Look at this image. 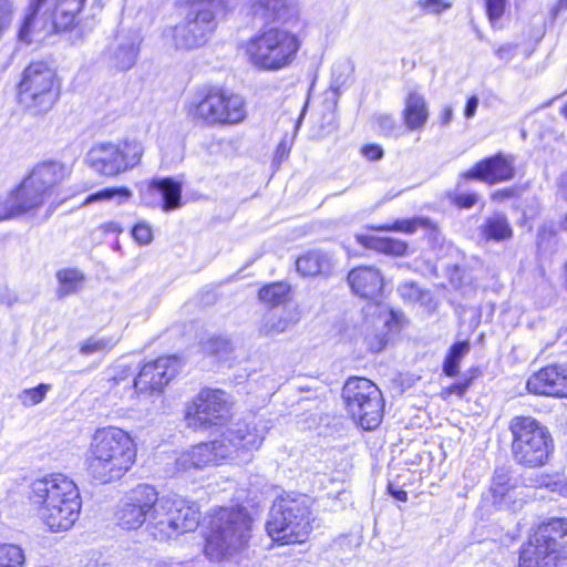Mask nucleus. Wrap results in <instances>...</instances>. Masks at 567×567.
Wrapping results in <instances>:
<instances>
[{"mask_svg":"<svg viewBox=\"0 0 567 567\" xmlns=\"http://www.w3.org/2000/svg\"><path fill=\"white\" fill-rule=\"evenodd\" d=\"M230 417V403L219 389H202L186 405L185 422L194 431L221 425Z\"/></svg>","mask_w":567,"mask_h":567,"instance_id":"nucleus-15","label":"nucleus"},{"mask_svg":"<svg viewBox=\"0 0 567 567\" xmlns=\"http://www.w3.org/2000/svg\"><path fill=\"white\" fill-rule=\"evenodd\" d=\"M558 189H559L560 195L565 199H567V171L564 174H561V176L559 177Z\"/></svg>","mask_w":567,"mask_h":567,"instance_id":"nucleus-58","label":"nucleus"},{"mask_svg":"<svg viewBox=\"0 0 567 567\" xmlns=\"http://www.w3.org/2000/svg\"><path fill=\"white\" fill-rule=\"evenodd\" d=\"M519 567H545L543 561L523 548L519 557Z\"/></svg>","mask_w":567,"mask_h":567,"instance_id":"nucleus-51","label":"nucleus"},{"mask_svg":"<svg viewBox=\"0 0 567 567\" xmlns=\"http://www.w3.org/2000/svg\"><path fill=\"white\" fill-rule=\"evenodd\" d=\"M17 301V293L6 284L0 285V302L7 307H11Z\"/></svg>","mask_w":567,"mask_h":567,"instance_id":"nucleus-47","label":"nucleus"},{"mask_svg":"<svg viewBox=\"0 0 567 567\" xmlns=\"http://www.w3.org/2000/svg\"><path fill=\"white\" fill-rule=\"evenodd\" d=\"M159 196V205L164 212H171L181 207L182 202V184L173 178L153 179L147 186L146 194Z\"/></svg>","mask_w":567,"mask_h":567,"instance_id":"nucleus-26","label":"nucleus"},{"mask_svg":"<svg viewBox=\"0 0 567 567\" xmlns=\"http://www.w3.org/2000/svg\"><path fill=\"white\" fill-rule=\"evenodd\" d=\"M563 113L565 114V116L567 117V104L564 106L563 109Z\"/></svg>","mask_w":567,"mask_h":567,"instance_id":"nucleus-62","label":"nucleus"},{"mask_svg":"<svg viewBox=\"0 0 567 567\" xmlns=\"http://www.w3.org/2000/svg\"><path fill=\"white\" fill-rule=\"evenodd\" d=\"M486 240L503 241L513 237V229L504 214L495 213L487 217L481 226Z\"/></svg>","mask_w":567,"mask_h":567,"instance_id":"nucleus-31","label":"nucleus"},{"mask_svg":"<svg viewBox=\"0 0 567 567\" xmlns=\"http://www.w3.org/2000/svg\"><path fill=\"white\" fill-rule=\"evenodd\" d=\"M468 386H470V381L457 382V383H454L453 385H451L450 392L455 393L457 395H463L466 392Z\"/></svg>","mask_w":567,"mask_h":567,"instance_id":"nucleus-56","label":"nucleus"},{"mask_svg":"<svg viewBox=\"0 0 567 567\" xmlns=\"http://www.w3.org/2000/svg\"><path fill=\"white\" fill-rule=\"evenodd\" d=\"M30 499L37 506L40 518L52 532L70 529L81 512L78 486L62 474L32 482Z\"/></svg>","mask_w":567,"mask_h":567,"instance_id":"nucleus-4","label":"nucleus"},{"mask_svg":"<svg viewBox=\"0 0 567 567\" xmlns=\"http://www.w3.org/2000/svg\"><path fill=\"white\" fill-rule=\"evenodd\" d=\"M332 265V257L320 250L309 251L296 260L297 270L302 276L328 274L331 270Z\"/></svg>","mask_w":567,"mask_h":567,"instance_id":"nucleus-29","label":"nucleus"},{"mask_svg":"<svg viewBox=\"0 0 567 567\" xmlns=\"http://www.w3.org/2000/svg\"><path fill=\"white\" fill-rule=\"evenodd\" d=\"M221 4V0L193 2L185 18L165 30V38L176 50L190 51L203 47L217 28L216 14Z\"/></svg>","mask_w":567,"mask_h":567,"instance_id":"nucleus-9","label":"nucleus"},{"mask_svg":"<svg viewBox=\"0 0 567 567\" xmlns=\"http://www.w3.org/2000/svg\"><path fill=\"white\" fill-rule=\"evenodd\" d=\"M429 106L424 95L417 87H409L404 99L402 116L410 131L422 130L429 120Z\"/></svg>","mask_w":567,"mask_h":567,"instance_id":"nucleus-25","label":"nucleus"},{"mask_svg":"<svg viewBox=\"0 0 567 567\" xmlns=\"http://www.w3.org/2000/svg\"><path fill=\"white\" fill-rule=\"evenodd\" d=\"M136 444L131 434L116 426L97 429L85 454L91 478L109 484L122 478L136 460Z\"/></svg>","mask_w":567,"mask_h":567,"instance_id":"nucleus-3","label":"nucleus"},{"mask_svg":"<svg viewBox=\"0 0 567 567\" xmlns=\"http://www.w3.org/2000/svg\"><path fill=\"white\" fill-rule=\"evenodd\" d=\"M85 0H30L18 38L31 43L35 34H51L72 25Z\"/></svg>","mask_w":567,"mask_h":567,"instance_id":"nucleus-7","label":"nucleus"},{"mask_svg":"<svg viewBox=\"0 0 567 567\" xmlns=\"http://www.w3.org/2000/svg\"><path fill=\"white\" fill-rule=\"evenodd\" d=\"M478 196L472 193H462L455 196L454 203L461 208H471L477 203Z\"/></svg>","mask_w":567,"mask_h":567,"instance_id":"nucleus-48","label":"nucleus"},{"mask_svg":"<svg viewBox=\"0 0 567 567\" xmlns=\"http://www.w3.org/2000/svg\"><path fill=\"white\" fill-rule=\"evenodd\" d=\"M21 215L22 213L18 207L13 192H10L4 197H0V220L16 218Z\"/></svg>","mask_w":567,"mask_h":567,"instance_id":"nucleus-39","label":"nucleus"},{"mask_svg":"<svg viewBox=\"0 0 567 567\" xmlns=\"http://www.w3.org/2000/svg\"><path fill=\"white\" fill-rule=\"evenodd\" d=\"M194 118L204 124L235 125L246 118L244 99L238 94L226 93L219 89L208 90L190 110Z\"/></svg>","mask_w":567,"mask_h":567,"instance_id":"nucleus-14","label":"nucleus"},{"mask_svg":"<svg viewBox=\"0 0 567 567\" xmlns=\"http://www.w3.org/2000/svg\"><path fill=\"white\" fill-rule=\"evenodd\" d=\"M12 192L22 215L37 212L47 200L50 199L27 178H24Z\"/></svg>","mask_w":567,"mask_h":567,"instance_id":"nucleus-28","label":"nucleus"},{"mask_svg":"<svg viewBox=\"0 0 567 567\" xmlns=\"http://www.w3.org/2000/svg\"><path fill=\"white\" fill-rule=\"evenodd\" d=\"M250 12L262 23H289L298 14L293 0H254Z\"/></svg>","mask_w":567,"mask_h":567,"instance_id":"nucleus-22","label":"nucleus"},{"mask_svg":"<svg viewBox=\"0 0 567 567\" xmlns=\"http://www.w3.org/2000/svg\"><path fill=\"white\" fill-rule=\"evenodd\" d=\"M361 153L369 161H379L383 156L382 147L377 144L364 145L361 150Z\"/></svg>","mask_w":567,"mask_h":567,"instance_id":"nucleus-50","label":"nucleus"},{"mask_svg":"<svg viewBox=\"0 0 567 567\" xmlns=\"http://www.w3.org/2000/svg\"><path fill=\"white\" fill-rule=\"evenodd\" d=\"M206 350L219 358H224L231 351V344L229 340L224 337H214L208 341Z\"/></svg>","mask_w":567,"mask_h":567,"instance_id":"nucleus-41","label":"nucleus"},{"mask_svg":"<svg viewBox=\"0 0 567 567\" xmlns=\"http://www.w3.org/2000/svg\"><path fill=\"white\" fill-rule=\"evenodd\" d=\"M313 520L310 498L288 494L274 502L266 530L275 542L301 544L311 533Z\"/></svg>","mask_w":567,"mask_h":567,"instance_id":"nucleus-6","label":"nucleus"},{"mask_svg":"<svg viewBox=\"0 0 567 567\" xmlns=\"http://www.w3.org/2000/svg\"><path fill=\"white\" fill-rule=\"evenodd\" d=\"M462 176L466 179H478L489 185L511 181L515 176L514 157L498 153L477 162Z\"/></svg>","mask_w":567,"mask_h":567,"instance_id":"nucleus-18","label":"nucleus"},{"mask_svg":"<svg viewBox=\"0 0 567 567\" xmlns=\"http://www.w3.org/2000/svg\"><path fill=\"white\" fill-rule=\"evenodd\" d=\"M56 296L59 299L66 298L79 292L84 284V274L76 268L60 269L56 275Z\"/></svg>","mask_w":567,"mask_h":567,"instance_id":"nucleus-30","label":"nucleus"},{"mask_svg":"<svg viewBox=\"0 0 567 567\" xmlns=\"http://www.w3.org/2000/svg\"><path fill=\"white\" fill-rule=\"evenodd\" d=\"M299 321L296 308L284 307L280 311H268L261 321L259 331L264 336H276L285 332Z\"/></svg>","mask_w":567,"mask_h":567,"instance_id":"nucleus-27","label":"nucleus"},{"mask_svg":"<svg viewBox=\"0 0 567 567\" xmlns=\"http://www.w3.org/2000/svg\"><path fill=\"white\" fill-rule=\"evenodd\" d=\"M478 97L476 95H472L466 104H465V107H464V116L466 118H472L474 117L476 111H477V107H478Z\"/></svg>","mask_w":567,"mask_h":567,"instance_id":"nucleus-53","label":"nucleus"},{"mask_svg":"<svg viewBox=\"0 0 567 567\" xmlns=\"http://www.w3.org/2000/svg\"><path fill=\"white\" fill-rule=\"evenodd\" d=\"M287 150H286V146L281 143L279 146H278V150H277V155L282 157L287 154Z\"/></svg>","mask_w":567,"mask_h":567,"instance_id":"nucleus-60","label":"nucleus"},{"mask_svg":"<svg viewBox=\"0 0 567 567\" xmlns=\"http://www.w3.org/2000/svg\"><path fill=\"white\" fill-rule=\"evenodd\" d=\"M20 102L38 112L50 110L59 99L55 73L43 62H33L23 71L19 84Z\"/></svg>","mask_w":567,"mask_h":567,"instance_id":"nucleus-13","label":"nucleus"},{"mask_svg":"<svg viewBox=\"0 0 567 567\" xmlns=\"http://www.w3.org/2000/svg\"><path fill=\"white\" fill-rule=\"evenodd\" d=\"M468 341H458L454 343L443 364V371L447 377H454L458 372L460 361L470 352Z\"/></svg>","mask_w":567,"mask_h":567,"instance_id":"nucleus-34","label":"nucleus"},{"mask_svg":"<svg viewBox=\"0 0 567 567\" xmlns=\"http://www.w3.org/2000/svg\"><path fill=\"white\" fill-rule=\"evenodd\" d=\"M132 197V192L127 187H107L89 195L84 204L93 202H116L117 205L127 202Z\"/></svg>","mask_w":567,"mask_h":567,"instance_id":"nucleus-35","label":"nucleus"},{"mask_svg":"<svg viewBox=\"0 0 567 567\" xmlns=\"http://www.w3.org/2000/svg\"><path fill=\"white\" fill-rule=\"evenodd\" d=\"M116 344V340L110 337L92 336L79 346V352L82 355H92L97 353H106Z\"/></svg>","mask_w":567,"mask_h":567,"instance_id":"nucleus-36","label":"nucleus"},{"mask_svg":"<svg viewBox=\"0 0 567 567\" xmlns=\"http://www.w3.org/2000/svg\"><path fill=\"white\" fill-rule=\"evenodd\" d=\"M518 45L515 43H505L494 50L495 55L504 62H509L517 53Z\"/></svg>","mask_w":567,"mask_h":567,"instance_id":"nucleus-46","label":"nucleus"},{"mask_svg":"<svg viewBox=\"0 0 567 567\" xmlns=\"http://www.w3.org/2000/svg\"><path fill=\"white\" fill-rule=\"evenodd\" d=\"M507 0H485L486 13L494 25L504 14Z\"/></svg>","mask_w":567,"mask_h":567,"instance_id":"nucleus-42","label":"nucleus"},{"mask_svg":"<svg viewBox=\"0 0 567 567\" xmlns=\"http://www.w3.org/2000/svg\"><path fill=\"white\" fill-rule=\"evenodd\" d=\"M132 236L140 245H148L153 240L152 228L145 221H140L132 228Z\"/></svg>","mask_w":567,"mask_h":567,"instance_id":"nucleus-43","label":"nucleus"},{"mask_svg":"<svg viewBox=\"0 0 567 567\" xmlns=\"http://www.w3.org/2000/svg\"><path fill=\"white\" fill-rule=\"evenodd\" d=\"M140 43L138 33L120 32L106 52L110 65L121 71L130 70L136 62Z\"/></svg>","mask_w":567,"mask_h":567,"instance_id":"nucleus-20","label":"nucleus"},{"mask_svg":"<svg viewBox=\"0 0 567 567\" xmlns=\"http://www.w3.org/2000/svg\"><path fill=\"white\" fill-rule=\"evenodd\" d=\"M378 125L380 130L390 135L395 128V120L392 115L382 114L377 117Z\"/></svg>","mask_w":567,"mask_h":567,"instance_id":"nucleus-49","label":"nucleus"},{"mask_svg":"<svg viewBox=\"0 0 567 567\" xmlns=\"http://www.w3.org/2000/svg\"><path fill=\"white\" fill-rule=\"evenodd\" d=\"M545 567H558L567 559V518H550L538 526L524 547Z\"/></svg>","mask_w":567,"mask_h":567,"instance_id":"nucleus-16","label":"nucleus"},{"mask_svg":"<svg viewBox=\"0 0 567 567\" xmlns=\"http://www.w3.org/2000/svg\"><path fill=\"white\" fill-rule=\"evenodd\" d=\"M389 493L391 496H393L395 499L400 502H406L408 501V493L393 484H389L388 486Z\"/></svg>","mask_w":567,"mask_h":567,"instance_id":"nucleus-55","label":"nucleus"},{"mask_svg":"<svg viewBox=\"0 0 567 567\" xmlns=\"http://www.w3.org/2000/svg\"><path fill=\"white\" fill-rule=\"evenodd\" d=\"M143 151L142 144L136 140L102 142L91 147L85 161L96 173L116 176L137 165Z\"/></svg>","mask_w":567,"mask_h":567,"instance_id":"nucleus-12","label":"nucleus"},{"mask_svg":"<svg viewBox=\"0 0 567 567\" xmlns=\"http://www.w3.org/2000/svg\"><path fill=\"white\" fill-rule=\"evenodd\" d=\"M421 225V220L417 218L395 220L391 225H383L377 227L379 230H392L405 234H413Z\"/></svg>","mask_w":567,"mask_h":567,"instance_id":"nucleus-40","label":"nucleus"},{"mask_svg":"<svg viewBox=\"0 0 567 567\" xmlns=\"http://www.w3.org/2000/svg\"><path fill=\"white\" fill-rule=\"evenodd\" d=\"M265 436V427L237 423L227 429L218 439L199 443L182 452L175 460V473L185 474L214 466L225 460H249Z\"/></svg>","mask_w":567,"mask_h":567,"instance_id":"nucleus-2","label":"nucleus"},{"mask_svg":"<svg viewBox=\"0 0 567 567\" xmlns=\"http://www.w3.org/2000/svg\"><path fill=\"white\" fill-rule=\"evenodd\" d=\"M358 240L365 247L386 255L403 256L408 249V244L405 241L392 237L360 236L358 237Z\"/></svg>","mask_w":567,"mask_h":567,"instance_id":"nucleus-32","label":"nucleus"},{"mask_svg":"<svg viewBox=\"0 0 567 567\" xmlns=\"http://www.w3.org/2000/svg\"><path fill=\"white\" fill-rule=\"evenodd\" d=\"M419 6L426 12L439 14L451 7L445 0H419Z\"/></svg>","mask_w":567,"mask_h":567,"instance_id":"nucleus-45","label":"nucleus"},{"mask_svg":"<svg viewBox=\"0 0 567 567\" xmlns=\"http://www.w3.org/2000/svg\"><path fill=\"white\" fill-rule=\"evenodd\" d=\"M25 555L23 549L14 544H0V567H23Z\"/></svg>","mask_w":567,"mask_h":567,"instance_id":"nucleus-37","label":"nucleus"},{"mask_svg":"<svg viewBox=\"0 0 567 567\" xmlns=\"http://www.w3.org/2000/svg\"><path fill=\"white\" fill-rule=\"evenodd\" d=\"M454 117V110L451 105H444L440 115L439 121L442 126H447Z\"/></svg>","mask_w":567,"mask_h":567,"instance_id":"nucleus-54","label":"nucleus"},{"mask_svg":"<svg viewBox=\"0 0 567 567\" xmlns=\"http://www.w3.org/2000/svg\"><path fill=\"white\" fill-rule=\"evenodd\" d=\"M176 357H162L145 363L134 379V388L140 393H161L179 371Z\"/></svg>","mask_w":567,"mask_h":567,"instance_id":"nucleus-17","label":"nucleus"},{"mask_svg":"<svg viewBox=\"0 0 567 567\" xmlns=\"http://www.w3.org/2000/svg\"><path fill=\"white\" fill-rule=\"evenodd\" d=\"M348 281L355 295L380 305L383 277L378 269L368 266L357 267L349 272Z\"/></svg>","mask_w":567,"mask_h":567,"instance_id":"nucleus-21","label":"nucleus"},{"mask_svg":"<svg viewBox=\"0 0 567 567\" xmlns=\"http://www.w3.org/2000/svg\"><path fill=\"white\" fill-rule=\"evenodd\" d=\"M50 388V384L43 383L32 389H25L19 394V400L24 406H33L43 401Z\"/></svg>","mask_w":567,"mask_h":567,"instance_id":"nucleus-38","label":"nucleus"},{"mask_svg":"<svg viewBox=\"0 0 567 567\" xmlns=\"http://www.w3.org/2000/svg\"><path fill=\"white\" fill-rule=\"evenodd\" d=\"M252 519L244 507H220L206 523L204 554L210 561L229 560L247 547Z\"/></svg>","mask_w":567,"mask_h":567,"instance_id":"nucleus-5","label":"nucleus"},{"mask_svg":"<svg viewBox=\"0 0 567 567\" xmlns=\"http://www.w3.org/2000/svg\"><path fill=\"white\" fill-rule=\"evenodd\" d=\"M567 9V0H558L557 4L553 8V14L556 16L560 10Z\"/></svg>","mask_w":567,"mask_h":567,"instance_id":"nucleus-59","label":"nucleus"},{"mask_svg":"<svg viewBox=\"0 0 567 567\" xmlns=\"http://www.w3.org/2000/svg\"><path fill=\"white\" fill-rule=\"evenodd\" d=\"M528 392L537 395L567 396V368L547 365L532 374L526 383Z\"/></svg>","mask_w":567,"mask_h":567,"instance_id":"nucleus-19","label":"nucleus"},{"mask_svg":"<svg viewBox=\"0 0 567 567\" xmlns=\"http://www.w3.org/2000/svg\"><path fill=\"white\" fill-rule=\"evenodd\" d=\"M13 6L10 0H0V39L12 21Z\"/></svg>","mask_w":567,"mask_h":567,"instance_id":"nucleus-44","label":"nucleus"},{"mask_svg":"<svg viewBox=\"0 0 567 567\" xmlns=\"http://www.w3.org/2000/svg\"><path fill=\"white\" fill-rule=\"evenodd\" d=\"M518 488L517 480L511 476L508 468L498 467L495 470L491 486L494 503L513 511L520 508L523 499L518 498L522 494L517 492Z\"/></svg>","mask_w":567,"mask_h":567,"instance_id":"nucleus-24","label":"nucleus"},{"mask_svg":"<svg viewBox=\"0 0 567 567\" xmlns=\"http://www.w3.org/2000/svg\"><path fill=\"white\" fill-rule=\"evenodd\" d=\"M290 287L285 282H274L259 290V299L267 306L275 308L284 305L289 298Z\"/></svg>","mask_w":567,"mask_h":567,"instance_id":"nucleus-33","label":"nucleus"},{"mask_svg":"<svg viewBox=\"0 0 567 567\" xmlns=\"http://www.w3.org/2000/svg\"><path fill=\"white\" fill-rule=\"evenodd\" d=\"M101 229L104 231V233H121L122 231V228L120 226L118 223L116 221H107V223H104L102 226H101Z\"/></svg>","mask_w":567,"mask_h":567,"instance_id":"nucleus-57","label":"nucleus"},{"mask_svg":"<svg viewBox=\"0 0 567 567\" xmlns=\"http://www.w3.org/2000/svg\"><path fill=\"white\" fill-rule=\"evenodd\" d=\"M513 434L512 453L514 460L527 467L546 463L553 449V441L546 427L529 416H516L511 421Z\"/></svg>","mask_w":567,"mask_h":567,"instance_id":"nucleus-10","label":"nucleus"},{"mask_svg":"<svg viewBox=\"0 0 567 567\" xmlns=\"http://www.w3.org/2000/svg\"><path fill=\"white\" fill-rule=\"evenodd\" d=\"M116 518L125 529H137L147 522L151 535L166 540L194 532L199 525L200 513L194 502L176 494L159 497L153 486L140 484L122 498Z\"/></svg>","mask_w":567,"mask_h":567,"instance_id":"nucleus-1","label":"nucleus"},{"mask_svg":"<svg viewBox=\"0 0 567 567\" xmlns=\"http://www.w3.org/2000/svg\"><path fill=\"white\" fill-rule=\"evenodd\" d=\"M398 290L403 298L411 300L419 298V289L414 284H403Z\"/></svg>","mask_w":567,"mask_h":567,"instance_id":"nucleus-52","label":"nucleus"},{"mask_svg":"<svg viewBox=\"0 0 567 567\" xmlns=\"http://www.w3.org/2000/svg\"><path fill=\"white\" fill-rule=\"evenodd\" d=\"M68 174V167L64 164L50 161L38 164L25 178L51 198Z\"/></svg>","mask_w":567,"mask_h":567,"instance_id":"nucleus-23","label":"nucleus"},{"mask_svg":"<svg viewBox=\"0 0 567 567\" xmlns=\"http://www.w3.org/2000/svg\"><path fill=\"white\" fill-rule=\"evenodd\" d=\"M300 45L301 41L296 33L271 27L248 40L246 53L255 68L279 71L295 61Z\"/></svg>","mask_w":567,"mask_h":567,"instance_id":"nucleus-8","label":"nucleus"},{"mask_svg":"<svg viewBox=\"0 0 567 567\" xmlns=\"http://www.w3.org/2000/svg\"><path fill=\"white\" fill-rule=\"evenodd\" d=\"M560 228L567 233V214L565 215V217L563 218V220L560 221Z\"/></svg>","mask_w":567,"mask_h":567,"instance_id":"nucleus-61","label":"nucleus"},{"mask_svg":"<svg viewBox=\"0 0 567 567\" xmlns=\"http://www.w3.org/2000/svg\"><path fill=\"white\" fill-rule=\"evenodd\" d=\"M346 408L363 430H374L383 416L380 389L365 378H349L342 389Z\"/></svg>","mask_w":567,"mask_h":567,"instance_id":"nucleus-11","label":"nucleus"}]
</instances>
